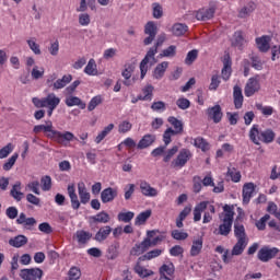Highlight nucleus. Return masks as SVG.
I'll list each match as a JSON object with an SVG mask.
<instances>
[{"label": "nucleus", "instance_id": "nucleus-50", "mask_svg": "<svg viewBox=\"0 0 280 280\" xmlns=\"http://www.w3.org/2000/svg\"><path fill=\"white\" fill-rule=\"evenodd\" d=\"M79 25H81V27H89L91 25V15L86 12L80 13Z\"/></svg>", "mask_w": 280, "mask_h": 280}, {"label": "nucleus", "instance_id": "nucleus-12", "mask_svg": "<svg viewBox=\"0 0 280 280\" xmlns=\"http://www.w3.org/2000/svg\"><path fill=\"white\" fill-rule=\"evenodd\" d=\"M117 194H118L117 188H113V187L105 188L101 192V200L103 205L113 202V200H115V198L117 197Z\"/></svg>", "mask_w": 280, "mask_h": 280}, {"label": "nucleus", "instance_id": "nucleus-7", "mask_svg": "<svg viewBox=\"0 0 280 280\" xmlns=\"http://www.w3.org/2000/svg\"><path fill=\"white\" fill-rule=\"evenodd\" d=\"M135 73V63H125L122 70H121V77L124 78L122 84L125 86H132V84L136 82V79L132 78V74ZM132 78V80H130Z\"/></svg>", "mask_w": 280, "mask_h": 280}, {"label": "nucleus", "instance_id": "nucleus-5", "mask_svg": "<svg viewBox=\"0 0 280 280\" xmlns=\"http://www.w3.org/2000/svg\"><path fill=\"white\" fill-rule=\"evenodd\" d=\"M56 143H59V145H69L73 139H75V136L71 131H58L52 129V132L50 135V138Z\"/></svg>", "mask_w": 280, "mask_h": 280}, {"label": "nucleus", "instance_id": "nucleus-39", "mask_svg": "<svg viewBox=\"0 0 280 280\" xmlns=\"http://www.w3.org/2000/svg\"><path fill=\"white\" fill-rule=\"evenodd\" d=\"M31 51H33V54H35V56H40L43 54V51L40 50V45H38V43H36V37H32L30 39L26 40Z\"/></svg>", "mask_w": 280, "mask_h": 280}, {"label": "nucleus", "instance_id": "nucleus-58", "mask_svg": "<svg viewBox=\"0 0 280 280\" xmlns=\"http://www.w3.org/2000/svg\"><path fill=\"white\" fill-rule=\"evenodd\" d=\"M48 51L50 56H58V52L60 51V42H58V39L50 42Z\"/></svg>", "mask_w": 280, "mask_h": 280}, {"label": "nucleus", "instance_id": "nucleus-63", "mask_svg": "<svg viewBox=\"0 0 280 280\" xmlns=\"http://www.w3.org/2000/svg\"><path fill=\"white\" fill-rule=\"evenodd\" d=\"M81 275L82 273L80 272V269H78L77 267H72L69 270L67 280H78L80 279Z\"/></svg>", "mask_w": 280, "mask_h": 280}, {"label": "nucleus", "instance_id": "nucleus-43", "mask_svg": "<svg viewBox=\"0 0 280 280\" xmlns=\"http://www.w3.org/2000/svg\"><path fill=\"white\" fill-rule=\"evenodd\" d=\"M154 92V86L147 85L143 88L142 93L143 96H139V100H142L143 102H150L152 101V93Z\"/></svg>", "mask_w": 280, "mask_h": 280}, {"label": "nucleus", "instance_id": "nucleus-9", "mask_svg": "<svg viewBox=\"0 0 280 280\" xmlns=\"http://www.w3.org/2000/svg\"><path fill=\"white\" fill-rule=\"evenodd\" d=\"M279 253V248L277 247H262L258 252V259L260 261H270V259L277 257V254Z\"/></svg>", "mask_w": 280, "mask_h": 280}, {"label": "nucleus", "instance_id": "nucleus-28", "mask_svg": "<svg viewBox=\"0 0 280 280\" xmlns=\"http://www.w3.org/2000/svg\"><path fill=\"white\" fill-rule=\"evenodd\" d=\"M113 233V229L108 225L103 226L98 230V232L95 234L96 242H104L108 240V235Z\"/></svg>", "mask_w": 280, "mask_h": 280}, {"label": "nucleus", "instance_id": "nucleus-2", "mask_svg": "<svg viewBox=\"0 0 280 280\" xmlns=\"http://www.w3.org/2000/svg\"><path fill=\"white\" fill-rule=\"evenodd\" d=\"M224 213L220 215L221 224L219 225V229L214 231L215 235H223L226 237L229 233H231V229L233 226V215H235V212H233V208L231 206L225 205L223 207Z\"/></svg>", "mask_w": 280, "mask_h": 280}, {"label": "nucleus", "instance_id": "nucleus-42", "mask_svg": "<svg viewBox=\"0 0 280 280\" xmlns=\"http://www.w3.org/2000/svg\"><path fill=\"white\" fill-rule=\"evenodd\" d=\"M234 235L237 240H248L246 236V230L240 223L234 224Z\"/></svg>", "mask_w": 280, "mask_h": 280}, {"label": "nucleus", "instance_id": "nucleus-24", "mask_svg": "<svg viewBox=\"0 0 280 280\" xmlns=\"http://www.w3.org/2000/svg\"><path fill=\"white\" fill-rule=\"evenodd\" d=\"M256 45L259 49V51H262L266 54L270 49V36H261L256 38Z\"/></svg>", "mask_w": 280, "mask_h": 280}, {"label": "nucleus", "instance_id": "nucleus-1", "mask_svg": "<svg viewBox=\"0 0 280 280\" xmlns=\"http://www.w3.org/2000/svg\"><path fill=\"white\" fill-rule=\"evenodd\" d=\"M203 213V224H209L211 220H213V213H215V207L213 205H209V201H201L199 202L194 209V221L200 222L202 220V212Z\"/></svg>", "mask_w": 280, "mask_h": 280}, {"label": "nucleus", "instance_id": "nucleus-27", "mask_svg": "<svg viewBox=\"0 0 280 280\" xmlns=\"http://www.w3.org/2000/svg\"><path fill=\"white\" fill-rule=\"evenodd\" d=\"M83 71L86 75H100V71L97 70V62H95V59H90Z\"/></svg>", "mask_w": 280, "mask_h": 280}, {"label": "nucleus", "instance_id": "nucleus-29", "mask_svg": "<svg viewBox=\"0 0 280 280\" xmlns=\"http://www.w3.org/2000/svg\"><path fill=\"white\" fill-rule=\"evenodd\" d=\"M202 244H203L202 237L194 238L192 245L190 248L191 257H198V255H200L202 250Z\"/></svg>", "mask_w": 280, "mask_h": 280}, {"label": "nucleus", "instance_id": "nucleus-48", "mask_svg": "<svg viewBox=\"0 0 280 280\" xmlns=\"http://www.w3.org/2000/svg\"><path fill=\"white\" fill-rule=\"evenodd\" d=\"M135 272H137V275L142 278L152 277V275H154L153 270L147 269L145 267H142L140 265H137L135 267Z\"/></svg>", "mask_w": 280, "mask_h": 280}, {"label": "nucleus", "instance_id": "nucleus-14", "mask_svg": "<svg viewBox=\"0 0 280 280\" xmlns=\"http://www.w3.org/2000/svg\"><path fill=\"white\" fill-rule=\"evenodd\" d=\"M255 186L253 183H247L243 186V203L248 205L250 202V198L255 195Z\"/></svg>", "mask_w": 280, "mask_h": 280}, {"label": "nucleus", "instance_id": "nucleus-30", "mask_svg": "<svg viewBox=\"0 0 280 280\" xmlns=\"http://www.w3.org/2000/svg\"><path fill=\"white\" fill-rule=\"evenodd\" d=\"M175 270L173 262H166L160 267V277H172Z\"/></svg>", "mask_w": 280, "mask_h": 280}, {"label": "nucleus", "instance_id": "nucleus-3", "mask_svg": "<svg viewBox=\"0 0 280 280\" xmlns=\"http://www.w3.org/2000/svg\"><path fill=\"white\" fill-rule=\"evenodd\" d=\"M32 102L36 108H48V117H51V115H54V110H56V108H58L60 105V97H58L55 93H49L43 98L33 97Z\"/></svg>", "mask_w": 280, "mask_h": 280}, {"label": "nucleus", "instance_id": "nucleus-8", "mask_svg": "<svg viewBox=\"0 0 280 280\" xmlns=\"http://www.w3.org/2000/svg\"><path fill=\"white\" fill-rule=\"evenodd\" d=\"M20 277L23 280H42L43 271L40 268L22 269L20 271Z\"/></svg>", "mask_w": 280, "mask_h": 280}, {"label": "nucleus", "instance_id": "nucleus-45", "mask_svg": "<svg viewBox=\"0 0 280 280\" xmlns=\"http://www.w3.org/2000/svg\"><path fill=\"white\" fill-rule=\"evenodd\" d=\"M192 145H195V148H199V150H201L202 152H207L210 148L207 140H205L203 138L194 139Z\"/></svg>", "mask_w": 280, "mask_h": 280}, {"label": "nucleus", "instance_id": "nucleus-23", "mask_svg": "<svg viewBox=\"0 0 280 280\" xmlns=\"http://www.w3.org/2000/svg\"><path fill=\"white\" fill-rule=\"evenodd\" d=\"M73 77L71 74H66L61 79H58L52 84V91H60V89H65L67 84H70Z\"/></svg>", "mask_w": 280, "mask_h": 280}, {"label": "nucleus", "instance_id": "nucleus-35", "mask_svg": "<svg viewBox=\"0 0 280 280\" xmlns=\"http://www.w3.org/2000/svg\"><path fill=\"white\" fill-rule=\"evenodd\" d=\"M93 222L98 224H108L110 222V214L106 211L98 212L96 215L92 217Z\"/></svg>", "mask_w": 280, "mask_h": 280}, {"label": "nucleus", "instance_id": "nucleus-53", "mask_svg": "<svg viewBox=\"0 0 280 280\" xmlns=\"http://www.w3.org/2000/svg\"><path fill=\"white\" fill-rule=\"evenodd\" d=\"M12 152H14V144L8 143L5 147L0 149V159H8Z\"/></svg>", "mask_w": 280, "mask_h": 280}, {"label": "nucleus", "instance_id": "nucleus-52", "mask_svg": "<svg viewBox=\"0 0 280 280\" xmlns=\"http://www.w3.org/2000/svg\"><path fill=\"white\" fill-rule=\"evenodd\" d=\"M130 130H132V125L130 121L128 120H122L119 125H118V132L120 135H126L127 132H130Z\"/></svg>", "mask_w": 280, "mask_h": 280}, {"label": "nucleus", "instance_id": "nucleus-37", "mask_svg": "<svg viewBox=\"0 0 280 280\" xmlns=\"http://www.w3.org/2000/svg\"><path fill=\"white\" fill-rule=\"evenodd\" d=\"M66 105H68L69 107L80 106V108L82 109L86 108V104H83L82 100H80V97L78 96H68L66 98Z\"/></svg>", "mask_w": 280, "mask_h": 280}, {"label": "nucleus", "instance_id": "nucleus-57", "mask_svg": "<svg viewBox=\"0 0 280 280\" xmlns=\"http://www.w3.org/2000/svg\"><path fill=\"white\" fill-rule=\"evenodd\" d=\"M144 34L148 36H156V23L148 22L144 26Z\"/></svg>", "mask_w": 280, "mask_h": 280}, {"label": "nucleus", "instance_id": "nucleus-21", "mask_svg": "<svg viewBox=\"0 0 280 280\" xmlns=\"http://www.w3.org/2000/svg\"><path fill=\"white\" fill-rule=\"evenodd\" d=\"M156 141V137L154 135H144L137 144L138 150H145V148H150L152 143Z\"/></svg>", "mask_w": 280, "mask_h": 280}, {"label": "nucleus", "instance_id": "nucleus-62", "mask_svg": "<svg viewBox=\"0 0 280 280\" xmlns=\"http://www.w3.org/2000/svg\"><path fill=\"white\" fill-rule=\"evenodd\" d=\"M101 103L102 96H94L88 105V110H95V108H97V106H100Z\"/></svg>", "mask_w": 280, "mask_h": 280}, {"label": "nucleus", "instance_id": "nucleus-49", "mask_svg": "<svg viewBox=\"0 0 280 280\" xmlns=\"http://www.w3.org/2000/svg\"><path fill=\"white\" fill-rule=\"evenodd\" d=\"M75 237L79 242V244H86V242H89V240H91V233L86 232V231H77L75 233Z\"/></svg>", "mask_w": 280, "mask_h": 280}, {"label": "nucleus", "instance_id": "nucleus-44", "mask_svg": "<svg viewBox=\"0 0 280 280\" xmlns=\"http://www.w3.org/2000/svg\"><path fill=\"white\" fill-rule=\"evenodd\" d=\"M188 27L186 24L183 23H176L172 27V33L174 36H183L187 32Z\"/></svg>", "mask_w": 280, "mask_h": 280}, {"label": "nucleus", "instance_id": "nucleus-11", "mask_svg": "<svg viewBox=\"0 0 280 280\" xmlns=\"http://www.w3.org/2000/svg\"><path fill=\"white\" fill-rule=\"evenodd\" d=\"M208 119H212L214 124H220L222 121V107L220 105H214L206 110Z\"/></svg>", "mask_w": 280, "mask_h": 280}, {"label": "nucleus", "instance_id": "nucleus-4", "mask_svg": "<svg viewBox=\"0 0 280 280\" xmlns=\"http://www.w3.org/2000/svg\"><path fill=\"white\" fill-rule=\"evenodd\" d=\"M259 91H261V78L259 74H256L249 78L245 84V97H253V95H255V93H259Z\"/></svg>", "mask_w": 280, "mask_h": 280}, {"label": "nucleus", "instance_id": "nucleus-56", "mask_svg": "<svg viewBox=\"0 0 280 280\" xmlns=\"http://www.w3.org/2000/svg\"><path fill=\"white\" fill-rule=\"evenodd\" d=\"M19 159V153H14L4 164L3 170L4 172H10L12 167H14V163H16V160Z\"/></svg>", "mask_w": 280, "mask_h": 280}, {"label": "nucleus", "instance_id": "nucleus-20", "mask_svg": "<svg viewBox=\"0 0 280 280\" xmlns=\"http://www.w3.org/2000/svg\"><path fill=\"white\" fill-rule=\"evenodd\" d=\"M215 253L222 255V261L225 264H231L233 261V257H235V254H233V252L224 248L222 245L217 246Z\"/></svg>", "mask_w": 280, "mask_h": 280}, {"label": "nucleus", "instance_id": "nucleus-10", "mask_svg": "<svg viewBox=\"0 0 280 280\" xmlns=\"http://www.w3.org/2000/svg\"><path fill=\"white\" fill-rule=\"evenodd\" d=\"M139 187L142 196L147 198H156L159 196V189L152 187L147 180H140Z\"/></svg>", "mask_w": 280, "mask_h": 280}, {"label": "nucleus", "instance_id": "nucleus-60", "mask_svg": "<svg viewBox=\"0 0 280 280\" xmlns=\"http://www.w3.org/2000/svg\"><path fill=\"white\" fill-rule=\"evenodd\" d=\"M31 75L33 80H40V78L45 75V68H38V66H35L31 72Z\"/></svg>", "mask_w": 280, "mask_h": 280}, {"label": "nucleus", "instance_id": "nucleus-64", "mask_svg": "<svg viewBox=\"0 0 280 280\" xmlns=\"http://www.w3.org/2000/svg\"><path fill=\"white\" fill-rule=\"evenodd\" d=\"M196 58H198V50H190L186 56L185 63L191 65L196 60Z\"/></svg>", "mask_w": 280, "mask_h": 280}, {"label": "nucleus", "instance_id": "nucleus-26", "mask_svg": "<svg viewBox=\"0 0 280 280\" xmlns=\"http://www.w3.org/2000/svg\"><path fill=\"white\" fill-rule=\"evenodd\" d=\"M9 244L13 248H23L25 244H27V236L25 235H18L9 240Z\"/></svg>", "mask_w": 280, "mask_h": 280}, {"label": "nucleus", "instance_id": "nucleus-40", "mask_svg": "<svg viewBox=\"0 0 280 280\" xmlns=\"http://www.w3.org/2000/svg\"><path fill=\"white\" fill-rule=\"evenodd\" d=\"M276 133L272 129L262 130L261 143H272L275 141Z\"/></svg>", "mask_w": 280, "mask_h": 280}, {"label": "nucleus", "instance_id": "nucleus-59", "mask_svg": "<svg viewBox=\"0 0 280 280\" xmlns=\"http://www.w3.org/2000/svg\"><path fill=\"white\" fill-rule=\"evenodd\" d=\"M171 235L173 240H177V241L187 240V237H189V234H187V232H184L180 230H173Z\"/></svg>", "mask_w": 280, "mask_h": 280}, {"label": "nucleus", "instance_id": "nucleus-6", "mask_svg": "<svg viewBox=\"0 0 280 280\" xmlns=\"http://www.w3.org/2000/svg\"><path fill=\"white\" fill-rule=\"evenodd\" d=\"M191 151L187 149L180 150L176 159L172 161L171 167H173L174 170H182V167H185V165H187V162L189 161V159H191Z\"/></svg>", "mask_w": 280, "mask_h": 280}, {"label": "nucleus", "instance_id": "nucleus-15", "mask_svg": "<svg viewBox=\"0 0 280 280\" xmlns=\"http://www.w3.org/2000/svg\"><path fill=\"white\" fill-rule=\"evenodd\" d=\"M170 68V61H162L153 70L154 80H163L165 71Z\"/></svg>", "mask_w": 280, "mask_h": 280}, {"label": "nucleus", "instance_id": "nucleus-47", "mask_svg": "<svg viewBox=\"0 0 280 280\" xmlns=\"http://www.w3.org/2000/svg\"><path fill=\"white\" fill-rule=\"evenodd\" d=\"M244 43H246V39H244V34L242 32L234 33L232 45L234 47H242Z\"/></svg>", "mask_w": 280, "mask_h": 280}, {"label": "nucleus", "instance_id": "nucleus-51", "mask_svg": "<svg viewBox=\"0 0 280 280\" xmlns=\"http://www.w3.org/2000/svg\"><path fill=\"white\" fill-rule=\"evenodd\" d=\"M256 108L265 117H270V115H272V113H275V108H272V106H264V105H261L259 103L256 104Z\"/></svg>", "mask_w": 280, "mask_h": 280}, {"label": "nucleus", "instance_id": "nucleus-31", "mask_svg": "<svg viewBox=\"0 0 280 280\" xmlns=\"http://www.w3.org/2000/svg\"><path fill=\"white\" fill-rule=\"evenodd\" d=\"M221 74L223 80H229V78H231V57H229V55L224 56Z\"/></svg>", "mask_w": 280, "mask_h": 280}, {"label": "nucleus", "instance_id": "nucleus-54", "mask_svg": "<svg viewBox=\"0 0 280 280\" xmlns=\"http://www.w3.org/2000/svg\"><path fill=\"white\" fill-rule=\"evenodd\" d=\"M28 191H33L36 196H40V183L38 180H33L26 185Z\"/></svg>", "mask_w": 280, "mask_h": 280}, {"label": "nucleus", "instance_id": "nucleus-61", "mask_svg": "<svg viewBox=\"0 0 280 280\" xmlns=\"http://www.w3.org/2000/svg\"><path fill=\"white\" fill-rule=\"evenodd\" d=\"M40 184L43 191H49L51 189V177L47 175L42 177Z\"/></svg>", "mask_w": 280, "mask_h": 280}, {"label": "nucleus", "instance_id": "nucleus-41", "mask_svg": "<svg viewBox=\"0 0 280 280\" xmlns=\"http://www.w3.org/2000/svg\"><path fill=\"white\" fill-rule=\"evenodd\" d=\"M11 196L14 198V200L21 201L23 200V192H21V182H16L12 189H11Z\"/></svg>", "mask_w": 280, "mask_h": 280}, {"label": "nucleus", "instance_id": "nucleus-33", "mask_svg": "<svg viewBox=\"0 0 280 280\" xmlns=\"http://www.w3.org/2000/svg\"><path fill=\"white\" fill-rule=\"evenodd\" d=\"M246 246H248V240H237L236 244L232 249L233 255H242V253H244V250L246 249Z\"/></svg>", "mask_w": 280, "mask_h": 280}, {"label": "nucleus", "instance_id": "nucleus-25", "mask_svg": "<svg viewBox=\"0 0 280 280\" xmlns=\"http://www.w3.org/2000/svg\"><path fill=\"white\" fill-rule=\"evenodd\" d=\"M68 195L71 200L72 209H80V200L78 199V195L75 194V185H68Z\"/></svg>", "mask_w": 280, "mask_h": 280}, {"label": "nucleus", "instance_id": "nucleus-46", "mask_svg": "<svg viewBox=\"0 0 280 280\" xmlns=\"http://www.w3.org/2000/svg\"><path fill=\"white\" fill-rule=\"evenodd\" d=\"M176 57V46L171 45L167 48L163 49L160 54V58H175Z\"/></svg>", "mask_w": 280, "mask_h": 280}, {"label": "nucleus", "instance_id": "nucleus-18", "mask_svg": "<svg viewBox=\"0 0 280 280\" xmlns=\"http://www.w3.org/2000/svg\"><path fill=\"white\" fill-rule=\"evenodd\" d=\"M33 131L38 135V132H45L46 137L50 139L51 132H54V122L48 120L46 125H37L34 127Z\"/></svg>", "mask_w": 280, "mask_h": 280}, {"label": "nucleus", "instance_id": "nucleus-22", "mask_svg": "<svg viewBox=\"0 0 280 280\" xmlns=\"http://www.w3.org/2000/svg\"><path fill=\"white\" fill-rule=\"evenodd\" d=\"M233 98L235 108H242L244 105V94H242V88L238 85L233 88Z\"/></svg>", "mask_w": 280, "mask_h": 280}, {"label": "nucleus", "instance_id": "nucleus-19", "mask_svg": "<svg viewBox=\"0 0 280 280\" xmlns=\"http://www.w3.org/2000/svg\"><path fill=\"white\" fill-rule=\"evenodd\" d=\"M78 192L82 205H86L91 200V194L89 190H86V185L84 182H80L78 184Z\"/></svg>", "mask_w": 280, "mask_h": 280}, {"label": "nucleus", "instance_id": "nucleus-17", "mask_svg": "<svg viewBox=\"0 0 280 280\" xmlns=\"http://www.w3.org/2000/svg\"><path fill=\"white\" fill-rule=\"evenodd\" d=\"M261 135L262 130L259 129V125H253V127L249 130V139L252 142L255 143V145L261 144Z\"/></svg>", "mask_w": 280, "mask_h": 280}, {"label": "nucleus", "instance_id": "nucleus-55", "mask_svg": "<svg viewBox=\"0 0 280 280\" xmlns=\"http://www.w3.org/2000/svg\"><path fill=\"white\" fill-rule=\"evenodd\" d=\"M135 218V212L128 211V212H120L118 213V221L125 222V224H128Z\"/></svg>", "mask_w": 280, "mask_h": 280}, {"label": "nucleus", "instance_id": "nucleus-36", "mask_svg": "<svg viewBox=\"0 0 280 280\" xmlns=\"http://www.w3.org/2000/svg\"><path fill=\"white\" fill-rule=\"evenodd\" d=\"M255 8H257V5L254 2L248 3L247 5L241 9L238 16L241 19H246V16H250V14L255 12Z\"/></svg>", "mask_w": 280, "mask_h": 280}, {"label": "nucleus", "instance_id": "nucleus-16", "mask_svg": "<svg viewBox=\"0 0 280 280\" xmlns=\"http://www.w3.org/2000/svg\"><path fill=\"white\" fill-rule=\"evenodd\" d=\"M213 14H215V9L213 8L200 9L196 12V19L197 21H211Z\"/></svg>", "mask_w": 280, "mask_h": 280}, {"label": "nucleus", "instance_id": "nucleus-34", "mask_svg": "<svg viewBox=\"0 0 280 280\" xmlns=\"http://www.w3.org/2000/svg\"><path fill=\"white\" fill-rule=\"evenodd\" d=\"M152 215V210H145L139 213L135 219L136 226H141L148 222L149 218Z\"/></svg>", "mask_w": 280, "mask_h": 280}, {"label": "nucleus", "instance_id": "nucleus-32", "mask_svg": "<svg viewBox=\"0 0 280 280\" xmlns=\"http://www.w3.org/2000/svg\"><path fill=\"white\" fill-rule=\"evenodd\" d=\"M115 128L114 124H109L107 125L101 132H98V135L95 138V143H100L101 141H104V139H106V137H108V135H110V132H113Z\"/></svg>", "mask_w": 280, "mask_h": 280}, {"label": "nucleus", "instance_id": "nucleus-38", "mask_svg": "<svg viewBox=\"0 0 280 280\" xmlns=\"http://www.w3.org/2000/svg\"><path fill=\"white\" fill-rule=\"evenodd\" d=\"M168 124H171V126H173V131H175L177 135H180V132H183V121L178 120L176 117L171 116L167 119Z\"/></svg>", "mask_w": 280, "mask_h": 280}, {"label": "nucleus", "instance_id": "nucleus-13", "mask_svg": "<svg viewBox=\"0 0 280 280\" xmlns=\"http://www.w3.org/2000/svg\"><path fill=\"white\" fill-rule=\"evenodd\" d=\"M150 246H152V240L150 238H144L143 242L136 244L131 250V255H143V253H145V250H148V248H150Z\"/></svg>", "mask_w": 280, "mask_h": 280}]
</instances>
